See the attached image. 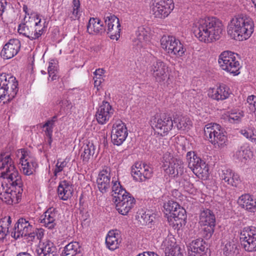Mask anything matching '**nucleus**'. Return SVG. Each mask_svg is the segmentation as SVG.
<instances>
[{
	"label": "nucleus",
	"mask_w": 256,
	"mask_h": 256,
	"mask_svg": "<svg viewBox=\"0 0 256 256\" xmlns=\"http://www.w3.org/2000/svg\"><path fill=\"white\" fill-rule=\"evenodd\" d=\"M170 150L166 152L162 158V167L164 172L169 176H181L184 172V164L179 158H174Z\"/></svg>",
	"instance_id": "9"
},
{
	"label": "nucleus",
	"mask_w": 256,
	"mask_h": 256,
	"mask_svg": "<svg viewBox=\"0 0 256 256\" xmlns=\"http://www.w3.org/2000/svg\"><path fill=\"white\" fill-rule=\"evenodd\" d=\"M228 120L232 123H237L240 121L244 116V114L241 111L232 110L228 112Z\"/></svg>",
	"instance_id": "45"
},
{
	"label": "nucleus",
	"mask_w": 256,
	"mask_h": 256,
	"mask_svg": "<svg viewBox=\"0 0 256 256\" xmlns=\"http://www.w3.org/2000/svg\"><path fill=\"white\" fill-rule=\"evenodd\" d=\"M177 192H178V190H174V191L173 192V194H174V193H176Z\"/></svg>",
	"instance_id": "61"
},
{
	"label": "nucleus",
	"mask_w": 256,
	"mask_h": 256,
	"mask_svg": "<svg viewBox=\"0 0 256 256\" xmlns=\"http://www.w3.org/2000/svg\"><path fill=\"white\" fill-rule=\"evenodd\" d=\"M230 94V88L224 84L210 88L208 90V96L213 100H222L228 98Z\"/></svg>",
	"instance_id": "28"
},
{
	"label": "nucleus",
	"mask_w": 256,
	"mask_h": 256,
	"mask_svg": "<svg viewBox=\"0 0 256 256\" xmlns=\"http://www.w3.org/2000/svg\"><path fill=\"white\" fill-rule=\"evenodd\" d=\"M114 110L107 102L104 101L97 109L96 118L98 122L100 124H106L112 117Z\"/></svg>",
	"instance_id": "24"
},
{
	"label": "nucleus",
	"mask_w": 256,
	"mask_h": 256,
	"mask_svg": "<svg viewBox=\"0 0 256 256\" xmlns=\"http://www.w3.org/2000/svg\"><path fill=\"white\" fill-rule=\"evenodd\" d=\"M72 6V8L66 12V18L71 20L79 19L81 16L80 0H73Z\"/></svg>",
	"instance_id": "39"
},
{
	"label": "nucleus",
	"mask_w": 256,
	"mask_h": 256,
	"mask_svg": "<svg viewBox=\"0 0 256 256\" xmlns=\"http://www.w3.org/2000/svg\"><path fill=\"white\" fill-rule=\"evenodd\" d=\"M150 124L158 134L165 136L172 129L173 120L165 114H156L152 118Z\"/></svg>",
	"instance_id": "13"
},
{
	"label": "nucleus",
	"mask_w": 256,
	"mask_h": 256,
	"mask_svg": "<svg viewBox=\"0 0 256 256\" xmlns=\"http://www.w3.org/2000/svg\"><path fill=\"white\" fill-rule=\"evenodd\" d=\"M104 22L108 26V33L110 34V38L118 40L121 31L118 18L114 15L109 14L104 16Z\"/></svg>",
	"instance_id": "21"
},
{
	"label": "nucleus",
	"mask_w": 256,
	"mask_h": 256,
	"mask_svg": "<svg viewBox=\"0 0 256 256\" xmlns=\"http://www.w3.org/2000/svg\"><path fill=\"white\" fill-rule=\"evenodd\" d=\"M16 154L19 160L21 172L26 176L32 174L37 164L30 152L25 149H20L16 151Z\"/></svg>",
	"instance_id": "11"
},
{
	"label": "nucleus",
	"mask_w": 256,
	"mask_h": 256,
	"mask_svg": "<svg viewBox=\"0 0 256 256\" xmlns=\"http://www.w3.org/2000/svg\"><path fill=\"white\" fill-rule=\"evenodd\" d=\"M131 172L134 180L138 182H144L152 176V170L144 164L136 163L132 167Z\"/></svg>",
	"instance_id": "23"
},
{
	"label": "nucleus",
	"mask_w": 256,
	"mask_h": 256,
	"mask_svg": "<svg viewBox=\"0 0 256 256\" xmlns=\"http://www.w3.org/2000/svg\"><path fill=\"white\" fill-rule=\"evenodd\" d=\"M240 240L244 249L248 252L256 251V228L246 227L241 231Z\"/></svg>",
	"instance_id": "15"
},
{
	"label": "nucleus",
	"mask_w": 256,
	"mask_h": 256,
	"mask_svg": "<svg viewBox=\"0 0 256 256\" xmlns=\"http://www.w3.org/2000/svg\"><path fill=\"white\" fill-rule=\"evenodd\" d=\"M20 48V41L16 38L11 39L4 46L1 56L5 59L11 58L18 53Z\"/></svg>",
	"instance_id": "26"
},
{
	"label": "nucleus",
	"mask_w": 256,
	"mask_h": 256,
	"mask_svg": "<svg viewBox=\"0 0 256 256\" xmlns=\"http://www.w3.org/2000/svg\"><path fill=\"white\" fill-rule=\"evenodd\" d=\"M110 168L105 167L101 170L96 179L97 186L98 190L102 194L108 192L110 186L112 187V181L114 179L119 181L116 178L114 177L111 180Z\"/></svg>",
	"instance_id": "17"
},
{
	"label": "nucleus",
	"mask_w": 256,
	"mask_h": 256,
	"mask_svg": "<svg viewBox=\"0 0 256 256\" xmlns=\"http://www.w3.org/2000/svg\"><path fill=\"white\" fill-rule=\"evenodd\" d=\"M95 148L92 143L88 142L84 146V150L81 154V157L84 162H88L90 156L94 153Z\"/></svg>",
	"instance_id": "43"
},
{
	"label": "nucleus",
	"mask_w": 256,
	"mask_h": 256,
	"mask_svg": "<svg viewBox=\"0 0 256 256\" xmlns=\"http://www.w3.org/2000/svg\"><path fill=\"white\" fill-rule=\"evenodd\" d=\"M104 70L102 68L96 69L94 72V75H98V76L102 77Z\"/></svg>",
	"instance_id": "54"
},
{
	"label": "nucleus",
	"mask_w": 256,
	"mask_h": 256,
	"mask_svg": "<svg viewBox=\"0 0 256 256\" xmlns=\"http://www.w3.org/2000/svg\"><path fill=\"white\" fill-rule=\"evenodd\" d=\"M58 68V64L56 60H52L49 62L48 66V73L50 77L52 78V80H54L56 78V72Z\"/></svg>",
	"instance_id": "47"
},
{
	"label": "nucleus",
	"mask_w": 256,
	"mask_h": 256,
	"mask_svg": "<svg viewBox=\"0 0 256 256\" xmlns=\"http://www.w3.org/2000/svg\"><path fill=\"white\" fill-rule=\"evenodd\" d=\"M33 228L32 222L25 218H20L11 232L12 237L18 239L31 234Z\"/></svg>",
	"instance_id": "20"
},
{
	"label": "nucleus",
	"mask_w": 256,
	"mask_h": 256,
	"mask_svg": "<svg viewBox=\"0 0 256 256\" xmlns=\"http://www.w3.org/2000/svg\"><path fill=\"white\" fill-rule=\"evenodd\" d=\"M70 102L67 100H62L58 101L57 104L59 105L61 108H64L70 104Z\"/></svg>",
	"instance_id": "53"
},
{
	"label": "nucleus",
	"mask_w": 256,
	"mask_h": 256,
	"mask_svg": "<svg viewBox=\"0 0 256 256\" xmlns=\"http://www.w3.org/2000/svg\"><path fill=\"white\" fill-rule=\"evenodd\" d=\"M62 256H82V248L77 242H72L66 245L62 252Z\"/></svg>",
	"instance_id": "36"
},
{
	"label": "nucleus",
	"mask_w": 256,
	"mask_h": 256,
	"mask_svg": "<svg viewBox=\"0 0 256 256\" xmlns=\"http://www.w3.org/2000/svg\"><path fill=\"white\" fill-rule=\"evenodd\" d=\"M104 80H94V87H96L97 88V90H99V86H100L102 82Z\"/></svg>",
	"instance_id": "55"
},
{
	"label": "nucleus",
	"mask_w": 256,
	"mask_h": 256,
	"mask_svg": "<svg viewBox=\"0 0 256 256\" xmlns=\"http://www.w3.org/2000/svg\"><path fill=\"white\" fill-rule=\"evenodd\" d=\"M74 188L70 182L62 180L60 182L58 187V195L60 199L67 200L72 196Z\"/></svg>",
	"instance_id": "31"
},
{
	"label": "nucleus",
	"mask_w": 256,
	"mask_h": 256,
	"mask_svg": "<svg viewBox=\"0 0 256 256\" xmlns=\"http://www.w3.org/2000/svg\"><path fill=\"white\" fill-rule=\"evenodd\" d=\"M252 1L254 6V7L256 8V0H252Z\"/></svg>",
	"instance_id": "58"
},
{
	"label": "nucleus",
	"mask_w": 256,
	"mask_h": 256,
	"mask_svg": "<svg viewBox=\"0 0 256 256\" xmlns=\"http://www.w3.org/2000/svg\"><path fill=\"white\" fill-rule=\"evenodd\" d=\"M166 214L169 215L175 221L179 220H184L186 216V210L182 208L176 202L168 200L164 204Z\"/></svg>",
	"instance_id": "18"
},
{
	"label": "nucleus",
	"mask_w": 256,
	"mask_h": 256,
	"mask_svg": "<svg viewBox=\"0 0 256 256\" xmlns=\"http://www.w3.org/2000/svg\"><path fill=\"white\" fill-rule=\"evenodd\" d=\"M31 20L19 25L18 32L30 40H32L38 38L44 34L48 26V23L45 20H43L38 14L30 18Z\"/></svg>",
	"instance_id": "5"
},
{
	"label": "nucleus",
	"mask_w": 256,
	"mask_h": 256,
	"mask_svg": "<svg viewBox=\"0 0 256 256\" xmlns=\"http://www.w3.org/2000/svg\"><path fill=\"white\" fill-rule=\"evenodd\" d=\"M238 204L250 212L256 211V200L249 194H242L238 200Z\"/></svg>",
	"instance_id": "33"
},
{
	"label": "nucleus",
	"mask_w": 256,
	"mask_h": 256,
	"mask_svg": "<svg viewBox=\"0 0 256 256\" xmlns=\"http://www.w3.org/2000/svg\"><path fill=\"white\" fill-rule=\"evenodd\" d=\"M204 134L208 140L216 148H222L227 145L226 132L220 124L210 123L206 125Z\"/></svg>",
	"instance_id": "6"
},
{
	"label": "nucleus",
	"mask_w": 256,
	"mask_h": 256,
	"mask_svg": "<svg viewBox=\"0 0 256 256\" xmlns=\"http://www.w3.org/2000/svg\"><path fill=\"white\" fill-rule=\"evenodd\" d=\"M150 36L147 30L143 27L138 28L136 32V36L134 38L133 45L137 48H144L149 42Z\"/></svg>",
	"instance_id": "30"
},
{
	"label": "nucleus",
	"mask_w": 256,
	"mask_h": 256,
	"mask_svg": "<svg viewBox=\"0 0 256 256\" xmlns=\"http://www.w3.org/2000/svg\"><path fill=\"white\" fill-rule=\"evenodd\" d=\"M203 235L206 238H210L212 235L216 224L203 226Z\"/></svg>",
	"instance_id": "51"
},
{
	"label": "nucleus",
	"mask_w": 256,
	"mask_h": 256,
	"mask_svg": "<svg viewBox=\"0 0 256 256\" xmlns=\"http://www.w3.org/2000/svg\"><path fill=\"white\" fill-rule=\"evenodd\" d=\"M248 106L250 112L254 113L256 116V96L251 95L247 98Z\"/></svg>",
	"instance_id": "50"
},
{
	"label": "nucleus",
	"mask_w": 256,
	"mask_h": 256,
	"mask_svg": "<svg viewBox=\"0 0 256 256\" xmlns=\"http://www.w3.org/2000/svg\"><path fill=\"white\" fill-rule=\"evenodd\" d=\"M174 8L173 0H152L150 10L155 17L164 18Z\"/></svg>",
	"instance_id": "14"
},
{
	"label": "nucleus",
	"mask_w": 256,
	"mask_h": 256,
	"mask_svg": "<svg viewBox=\"0 0 256 256\" xmlns=\"http://www.w3.org/2000/svg\"><path fill=\"white\" fill-rule=\"evenodd\" d=\"M138 218L143 225H148L151 227L152 222L155 219V215L150 211H140L138 213Z\"/></svg>",
	"instance_id": "40"
},
{
	"label": "nucleus",
	"mask_w": 256,
	"mask_h": 256,
	"mask_svg": "<svg viewBox=\"0 0 256 256\" xmlns=\"http://www.w3.org/2000/svg\"><path fill=\"white\" fill-rule=\"evenodd\" d=\"M6 2L5 0H0V16L2 14L4 11V3Z\"/></svg>",
	"instance_id": "56"
},
{
	"label": "nucleus",
	"mask_w": 256,
	"mask_h": 256,
	"mask_svg": "<svg viewBox=\"0 0 256 256\" xmlns=\"http://www.w3.org/2000/svg\"><path fill=\"white\" fill-rule=\"evenodd\" d=\"M162 48L170 56H182L186 51L184 44L176 37L164 36L160 39Z\"/></svg>",
	"instance_id": "10"
},
{
	"label": "nucleus",
	"mask_w": 256,
	"mask_h": 256,
	"mask_svg": "<svg viewBox=\"0 0 256 256\" xmlns=\"http://www.w3.org/2000/svg\"><path fill=\"white\" fill-rule=\"evenodd\" d=\"M122 241L120 232L118 230H110L106 238V247L111 250L118 248Z\"/></svg>",
	"instance_id": "29"
},
{
	"label": "nucleus",
	"mask_w": 256,
	"mask_h": 256,
	"mask_svg": "<svg viewBox=\"0 0 256 256\" xmlns=\"http://www.w3.org/2000/svg\"><path fill=\"white\" fill-rule=\"evenodd\" d=\"M56 120V116H54L52 120H48L43 126L44 128H46L45 132L46 134L50 138L51 137L52 133V129L54 124Z\"/></svg>",
	"instance_id": "49"
},
{
	"label": "nucleus",
	"mask_w": 256,
	"mask_h": 256,
	"mask_svg": "<svg viewBox=\"0 0 256 256\" xmlns=\"http://www.w3.org/2000/svg\"><path fill=\"white\" fill-rule=\"evenodd\" d=\"M219 176L224 182L234 187H238L241 182L239 174L230 169L224 168L220 170Z\"/></svg>",
	"instance_id": "27"
},
{
	"label": "nucleus",
	"mask_w": 256,
	"mask_h": 256,
	"mask_svg": "<svg viewBox=\"0 0 256 256\" xmlns=\"http://www.w3.org/2000/svg\"><path fill=\"white\" fill-rule=\"evenodd\" d=\"M12 220L10 216H4L0 220V239L3 240L8 234H11L10 226Z\"/></svg>",
	"instance_id": "38"
},
{
	"label": "nucleus",
	"mask_w": 256,
	"mask_h": 256,
	"mask_svg": "<svg viewBox=\"0 0 256 256\" xmlns=\"http://www.w3.org/2000/svg\"><path fill=\"white\" fill-rule=\"evenodd\" d=\"M67 164L68 162L66 160L58 159L54 171V176H57L59 175L60 173L64 171V168L67 166Z\"/></svg>",
	"instance_id": "48"
},
{
	"label": "nucleus",
	"mask_w": 256,
	"mask_h": 256,
	"mask_svg": "<svg viewBox=\"0 0 256 256\" xmlns=\"http://www.w3.org/2000/svg\"><path fill=\"white\" fill-rule=\"evenodd\" d=\"M162 246L164 250L166 256H182L180 248L176 245L174 238H166L163 242Z\"/></svg>",
	"instance_id": "32"
},
{
	"label": "nucleus",
	"mask_w": 256,
	"mask_h": 256,
	"mask_svg": "<svg viewBox=\"0 0 256 256\" xmlns=\"http://www.w3.org/2000/svg\"><path fill=\"white\" fill-rule=\"evenodd\" d=\"M218 63L222 70L230 74L236 76L240 73V62L235 54L230 51L222 52L218 56Z\"/></svg>",
	"instance_id": "8"
},
{
	"label": "nucleus",
	"mask_w": 256,
	"mask_h": 256,
	"mask_svg": "<svg viewBox=\"0 0 256 256\" xmlns=\"http://www.w3.org/2000/svg\"><path fill=\"white\" fill-rule=\"evenodd\" d=\"M225 256H236L238 254L237 245L234 242H228L223 249Z\"/></svg>",
	"instance_id": "44"
},
{
	"label": "nucleus",
	"mask_w": 256,
	"mask_h": 256,
	"mask_svg": "<svg viewBox=\"0 0 256 256\" xmlns=\"http://www.w3.org/2000/svg\"><path fill=\"white\" fill-rule=\"evenodd\" d=\"M199 223L201 226L216 224V217L214 212L209 209H205L200 212Z\"/></svg>",
	"instance_id": "37"
},
{
	"label": "nucleus",
	"mask_w": 256,
	"mask_h": 256,
	"mask_svg": "<svg viewBox=\"0 0 256 256\" xmlns=\"http://www.w3.org/2000/svg\"><path fill=\"white\" fill-rule=\"evenodd\" d=\"M206 250V242L200 238L193 240L188 246V250L192 252L190 254L194 256H202Z\"/></svg>",
	"instance_id": "34"
},
{
	"label": "nucleus",
	"mask_w": 256,
	"mask_h": 256,
	"mask_svg": "<svg viewBox=\"0 0 256 256\" xmlns=\"http://www.w3.org/2000/svg\"><path fill=\"white\" fill-rule=\"evenodd\" d=\"M254 31L252 19L244 14L232 18L228 26V34L231 38L242 41L248 39Z\"/></svg>",
	"instance_id": "3"
},
{
	"label": "nucleus",
	"mask_w": 256,
	"mask_h": 256,
	"mask_svg": "<svg viewBox=\"0 0 256 256\" xmlns=\"http://www.w3.org/2000/svg\"><path fill=\"white\" fill-rule=\"evenodd\" d=\"M186 158L188 166L197 176L202 178L208 176V168L207 164L194 152H187Z\"/></svg>",
	"instance_id": "12"
},
{
	"label": "nucleus",
	"mask_w": 256,
	"mask_h": 256,
	"mask_svg": "<svg viewBox=\"0 0 256 256\" xmlns=\"http://www.w3.org/2000/svg\"><path fill=\"white\" fill-rule=\"evenodd\" d=\"M94 80H103L102 77V76H98V75H94Z\"/></svg>",
	"instance_id": "57"
},
{
	"label": "nucleus",
	"mask_w": 256,
	"mask_h": 256,
	"mask_svg": "<svg viewBox=\"0 0 256 256\" xmlns=\"http://www.w3.org/2000/svg\"><path fill=\"white\" fill-rule=\"evenodd\" d=\"M18 86L15 77L6 73L0 74V100L7 98L8 100H11L18 92Z\"/></svg>",
	"instance_id": "7"
},
{
	"label": "nucleus",
	"mask_w": 256,
	"mask_h": 256,
	"mask_svg": "<svg viewBox=\"0 0 256 256\" xmlns=\"http://www.w3.org/2000/svg\"><path fill=\"white\" fill-rule=\"evenodd\" d=\"M127 128L121 121L115 122L112 130L111 138L112 142L116 146L121 145L128 136Z\"/></svg>",
	"instance_id": "19"
},
{
	"label": "nucleus",
	"mask_w": 256,
	"mask_h": 256,
	"mask_svg": "<svg viewBox=\"0 0 256 256\" xmlns=\"http://www.w3.org/2000/svg\"><path fill=\"white\" fill-rule=\"evenodd\" d=\"M35 234L40 241H42V238L44 236V230L42 228H37L35 230Z\"/></svg>",
	"instance_id": "52"
},
{
	"label": "nucleus",
	"mask_w": 256,
	"mask_h": 256,
	"mask_svg": "<svg viewBox=\"0 0 256 256\" xmlns=\"http://www.w3.org/2000/svg\"><path fill=\"white\" fill-rule=\"evenodd\" d=\"M37 256H58V252L54 244L48 240L40 241L36 250Z\"/></svg>",
	"instance_id": "25"
},
{
	"label": "nucleus",
	"mask_w": 256,
	"mask_h": 256,
	"mask_svg": "<svg viewBox=\"0 0 256 256\" xmlns=\"http://www.w3.org/2000/svg\"><path fill=\"white\" fill-rule=\"evenodd\" d=\"M58 219V211L56 208L50 207L40 216L39 222L42 226L52 230L55 228Z\"/></svg>",
	"instance_id": "22"
},
{
	"label": "nucleus",
	"mask_w": 256,
	"mask_h": 256,
	"mask_svg": "<svg viewBox=\"0 0 256 256\" xmlns=\"http://www.w3.org/2000/svg\"><path fill=\"white\" fill-rule=\"evenodd\" d=\"M18 172L10 154L0 156V198L8 204L19 202L23 189Z\"/></svg>",
	"instance_id": "1"
},
{
	"label": "nucleus",
	"mask_w": 256,
	"mask_h": 256,
	"mask_svg": "<svg viewBox=\"0 0 256 256\" xmlns=\"http://www.w3.org/2000/svg\"><path fill=\"white\" fill-rule=\"evenodd\" d=\"M252 156V152L248 146H242L234 155L235 158L241 161H242L243 160L249 159Z\"/></svg>",
	"instance_id": "42"
},
{
	"label": "nucleus",
	"mask_w": 256,
	"mask_h": 256,
	"mask_svg": "<svg viewBox=\"0 0 256 256\" xmlns=\"http://www.w3.org/2000/svg\"><path fill=\"white\" fill-rule=\"evenodd\" d=\"M23 10H24L26 12V10H27V7H26V6H23Z\"/></svg>",
	"instance_id": "59"
},
{
	"label": "nucleus",
	"mask_w": 256,
	"mask_h": 256,
	"mask_svg": "<svg viewBox=\"0 0 256 256\" xmlns=\"http://www.w3.org/2000/svg\"><path fill=\"white\" fill-rule=\"evenodd\" d=\"M41 72L44 74H46V72L44 71V70H42Z\"/></svg>",
	"instance_id": "60"
},
{
	"label": "nucleus",
	"mask_w": 256,
	"mask_h": 256,
	"mask_svg": "<svg viewBox=\"0 0 256 256\" xmlns=\"http://www.w3.org/2000/svg\"><path fill=\"white\" fill-rule=\"evenodd\" d=\"M150 72L156 82L162 83L168 76L169 67L162 60H156L150 66Z\"/></svg>",
	"instance_id": "16"
},
{
	"label": "nucleus",
	"mask_w": 256,
	"mask_h": 256,
	"mask_svg": "<svg viewBox=\"0 0 256 256\" xmlns=\"http://www.w3.org/2000/svg\"><path fill=\"white\" fill-rule=\"evenodd\" d=\"M241 134L256 144V129L250 128L241 130Z\"/></svg>",
	"instance_id": "46"
},
{
	"label": "nucleus",
	"mask_w": 256,
	"mask_h": 256,
	"mask_svg": "<svg viewBox=\"0 0 256 256\" xmlns=\"http://www.w3.org/2000/svg\"><path fill=\"white\" fill-rule=\"evenodd\" d=\"M106 30L102 22L97 18H90L87 26V32L90 34H102Z\"/></svg>",
	"instance_id": "35"
},
{
	"label": "nucleus",
	"mask_w": 256,
	"mask_h": 256,
	"mask_svg": "<svg viewBox=\"0 0 256 256\" xmlns=\"http://www.w3.org/2000/svg\"><path fill=\"white\" fill-rule=\"evenodd\" d=\"M224 29L222 22L214 17H206L196 20L192 31L198 40L210 43L220 38Z\"/></svg>",
	"instance_id": "2"
},
{
	"label": "nucleus",
	"mask_w": 256,
	"mask_h": 256,
	"mask_svg": "<svg viewBox=\"0 0 256 256\" xmlns=\"http://www.w3.org/2000/svg\"><path fill=\"white\" fill-rule=\"evenodd\" d=\"M174 122L178 129L180 130H187L192 126L190 119L185 116H178L174 118Z\"/></svg>",
	"instance_id": "41"
},
{
	"label": "nucleus",
	"mask_w": 256,
	"mask_h": 256,
	"mask_svg": "<svg viewBox=\"0 0 256 256\" xmlns=\"http://www.w3.org/2000/svg\"><path fill=\"white\" fill-rule=\"evenodd\" d=\"M112 184V194L116 210L120 214L127 215L134 208L136 200L131 194L122 187L120 181L114 179Z\"/></svg>",
	"instance_id": "4"
}]
</instances>
